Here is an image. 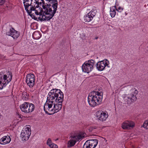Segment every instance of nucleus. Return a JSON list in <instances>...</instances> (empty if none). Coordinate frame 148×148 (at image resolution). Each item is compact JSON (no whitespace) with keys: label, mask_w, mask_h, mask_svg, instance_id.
<instances>
[{"label":"nucleus","mask_w":148,"mask_h":148,"mask_svg":"<svg viewBox=\"0 0 148 148\" xmlns=\"http://www.w3.org/2000/svg\"><path fill=\"white\" fill-rule=\"evenodd\" d=\"M77 141H78L80 139L82 138L83 137L80 134H79L78 136L77 135Z\"/></svg>","instance_id":"2f4dec72"},{"label":"nucleus","mask_w":148,"mask_h":148,"mask_svg":"<svg viewBox=\"0 0 148 148\" xmlns=\"http://www.w3.org/2000/svg\"><path fill=\"white\" fill-rule=\"evenodd\" d=\"M96 115L97 118L102 121H105L108 116L105 113L100 111H97Z\"/></svg>","instance_id":"9b49d317"},{"label":"nucleus","mask_w":148,"mask_h":148,"mask_svg":"<svg viewBox=\"0 0 148 148\" xmlns=\"http://www.w3.org/2000/svg\"><path fill=\"white\" fill-rule=\"evenodd\" d=\"M42 1V4H43V5H42V8H43V6H45V5H46H46H48V6H49V7H50L52 6H51V3H49V2L48 3H45V1H44V0H42V1Z\"/></svg>","instance_id":"bb28decb"},{"label":"nucleus","mask_w":148,"mask_h":148,"mask_svg":"<svg viewBox=\"0 0 148 148\" xmlns=\"http://www.w3.org/2000/svg\"><path fill=\"white\" fill-rule=\"evenodd\" d=\"M62 103H58V102H56L53 104V109L50 110V111L54 112L53 114L58 112L62 108Z\"/></svg>","instance_id":"9d476101"},{"label":"nucleus","mask_w":148,"mask_h":148,"mask_svg":"<svg viewBox=\"0 0 148 148\" xmlns=\"http://www.w3.org/2000/svg\"><path fill=\"white\" fill-rule=\"evenodd\" d=\"M35 13L36 15H39V12H38L37 10H35Z\"/></svg>","instance_id":"c03bdc74"},{"label":"nucleus","mask_w":148,"mask_h":148,"mask_svg":"<svg viewBox=\"0 0 148 148\" xmlns=\"http://www.w3.org/2000/svg\"><path fill=\"white\" fill-rule=\"evenodd\" d=\"M47 144L49 145H51V139L50 138H49L47 141Z\"/></svg>","instance_id":"473e14b6"},{"label":"nucleus","mask_w":148,"mask_h":148,"mask_svg":"<svg viewBox=\"0 0 148 148\" xmlns=\"http://www.w3.org/2000/svg\"><path fill=\"white\" fill-rule=\"evenodd\" d=\"M92 148H95L97 145L98 140L97 139H92L88 140Z\"/></svg>","instance_id":"dca6fc26"},{"label":"nucleus","mask_w":148,"mask_h":148,"mask_svg":"<svg viewBox=\"0 0 148 148\" xmlns=\"http://www.w3.org/2000/svg\"><path fill=\"white\" fill-rule=\"evenodd\" d=\"M30 134L31 133H30L29 129L27 130L23 131L21 134L22 140L23 141L27 140L29 138Z\"/></svg>","instance_id":"f8f14e48"},{"label":"nucleus","mask_w":148,"mask_h":148,"mask_svg":"<svg viewBox=\"0 0 148 148\" xmlns=\"http://www.w3.org/2000/svg\"><path fill=\"white\" fill-rule=\"evenodd\" d=\"M110 14L112 17H114L116 14V12L114 10V7H112V8H110Z\"/></svg>","instance_id":"6ab92c4d"},{"label":"nucleus","mask_w":148,"mask_h":148,"mask_svg":"<svg viewBox=\"0 0 148 148\" xmlns=\"http://www.w3.org/2000/svg\"><path fill=\"white\" fill-rule=\"evenodd\" d=\"M46 1H48L50 3H54V1L53 0H46Z\"/></svg>","instance_id":"79ce46f5"},{"label":"nucleus","mask_w":148,"mask_h":148,"mask_svg":"<svg viewBox=\"0 0 148 148\" xmlns=\"http://www.w3.org/2000/svg\"><path fill=\"white\" fill-rule=\"evenodd\" d=\"M131 98V101L132 102H134V101L136 100L137 98L136 95H134V94H132L130 95Z\"/></svg>","instance_id":"393cba45"},{"label":"nucleus","mask_w":148,"mask_h":148,"mask_svg":"<svg viewBox=\"0 0 148 148\" xmlns=\"http://www.w3.org/2000/svg\"><path fill=\"white\" fill-rule=\"evenodd\" d=\"M35 76L33 74H28L26 76V82L30 87H32L34 85Z\"/></svg>","instance_id":"423d86ee"},{"label":"nucleus","mask_w":148,"mask_h":148,"mask_svg":"<svg viewBox=\"0 0 148 148\" xmlns=\"http://www.w3.org/2000/svg\"><path fill=\"white\" fill-rule=\"evenodd\" d=\"M114 8H115V9H116V10L117 11H119V10H121H121H123V8H121V7H119L118 8V9H116V6H114Z\"/></svg>","instance_id":"a19ab883"},{"label":"nucleus","mask_w":148,"mask_h":148,"mask_svg":"<svg viewBox=\"0 0 148 148\" xmlns=\"http://www.w3.org/2000/svg\"><path fill=\"white\" fill-rule=\"evenodd\" d=\"M11 141V138L9 136H5L2 137L0 140V143L5 145L9 143Z\"/></svg>","instance_id":"ddd939ff"},{"label":"nucleus","mask_w":148,"mask_h":148,"mask_svg":"<svg viewBox=\"0 0 148 148\" xmlns=\"http://www.w3.org/2000/svg\"><path fill=\"white\" fill-rule=\"evenodd\" d=\"M146 129H148V120L145 121L144 124L141 126Z\"/></svg>","instance_id":"b1692460"},{"label":"nucleus","mask_w":148,"mask_h":148,"mask_svg":"<svg viewBox=\"0 0 148 148\" xmlns=\"http://www.w3.org/2000/svg\"><path fill=\"white\" fill-rule=\"evenodd\" d=\"M56 98L54 97V96L53 95L48 96L47 97V100L48 99H51V101H49V103H51L53 104H54L55 102L53 101V100L55 99V98Z\"/></svg>","instance_id":"aec40b11"},{"label":"nucleus","mask_w":148,"mask_h":148,"mask_svg":"<svg viewBox=\"0 0 148 148\" xmlns=\"http://www.w3.org/2000/svg\"><path fill=\"white\" fill-rule=\"evenodd\" d=\"M94 15L92 14L90 12L88 13L87 15L84 16V21L86 22H88L90 21L93 18Z\"/></svg>","instance_id":"4468645a"},{"label":"nucleus","mask_w":148,"mask_h":148,"mask_svg":"<svg viewBox=\"0 0 148 148\" xmlns=\"http://www.w3.org/2000/svg\"><path fill=\"white\" fill-rule=\"evenodd\" d=\"M60 95L59 94V97H60Z\"/></svg>","instance_id":"864d4df0"},{"label":"nucleus","mask_w":148,"mask_h":148,"mask_svg":"<svg viewBox=\"0 0 148 148\" xmlns=\"http://www.w3.org/2000/svg\"><path fill=\"white\" fill-rule=\"evenodd\" d=\"M134 93H133L134 95H137L138 93V91L136 90H136H135V91L134 92Z\"/></svg>","instance_id":"37998d69"},{"label":"nucleus","mask_w":148,"mask_h":148,"mask_svg":"<svg viewBox=\"0 0 148 148\" xmlns=\"http://www.w3.org/2000/svg\"><path fill=\"white\" fill-rule=\"evenodd\" d=\"M36 8H35V6H32L30 9L29 11H31V13H32V11H35L36 10Z\"/></svg>","instance_id":"58836bf2"},{"label":"nucleus","mask_w":148,"mask_h":148,"mask_svg":"<svg viewBox=\"0 0 148 148\" xmlns=\"http://www.w3.org/2000/svg\"><path fill=\"white\" fill-rule=\"evenodd\" d=\"M29 15L33 19H34L35 20H37V18L34 15V14H30V15Z\"/></svg>","instance_id":"c9c22d12"},{"label":"nucleus","mask_w":148,"mask_h":148,"mask_svg":"<svg viewBox=\"0 0 148 148\" xmlns=\"http://www.w3.org/2000/svg\"><path fill=\"white\" fill-rule=\"evenodd\" d=\"M39 7V4H38L35 7V8H38Z\"/></svg>","instance_id":"de8ad7c7"},{"label":"nucleus","mask_w":148,"mask_h":148,"mask_svg":"<svg viewBox=\"0 0 148 148\" xmlns=\"http://www.w3.org/2000/svg\"><path fill=\"white\" fill-rule=\"evenodd\" d=\"M70 137L73 138V139H74V140H76V141H77V135L76 136H75V135H73V136H71Z\"/></svg>","instance_id":"4c0bfd02"},{"label":"nucleus","mask_w":148,"mask_h":148,"mask_svg":"<svg viewBox=\"0 0 148 148\" xmlns=\"http://www.w3.org/2000/svg\"><path fill=\"white\" fill-rule=\"evenodd\" d=\"M4 75L0 74V80L2 79V78H3Z\"/></svg>","instance_id":"a18cd8bd"},{"label":"nucleus","mask_w":148,"mask_h":148,"mask_svg":"<svg viewBox=\"0 0 148 148\" xmlns=\"http://www.w3.org/2000/svg\"><path fill=\"white\" fill-rule=\"evenodd\" d=\"M55 89H53L51 90L50 91L48 95V96H51L53 95L55 97Z\"/></svg>","instance_id":"a878e982"},{"label":"nucleus","mask_w":148,"mask_h":148,"mask_svg":"<svg viewBox=\"0 0 148 148\" xmlns=\"http://www.w3.org/2000/svg\"><path fill=\"white\" fill-rule=\"evenodd\" d=\"M98 38V37H96V38H95V39H97Z\"/></svg>","instance_id":"3c124183"},{"label":"nucleus","mask_w":148,"mask_h":148,"mask_svg":"<svg viewBox=\"0 0 148 148\" xmlns=\"http://www.w3.org/2000/svg\"><path fill=\"white\" fill-rule=\"evenodd\" d=\"M27 107H28L27 102H25L23 104L20 106V108L22 111L27 113L28 111Z\"/></svg>","instance_id":"2eb2a0df"},{"label":"nucleus","mask_w":148,"mask_h":148,"mask_svg":"<svg viewBox=\"0 0 148 148\" xmlns=\"http://www.w3.org/2000/svg\"><path fill=\"white\" fill-rule=\"evenodd\" d=\"M77 141L76 140H70L68 143L69 145V147H71L73 146Z\"/></svg>","instance_id":"412c9836"},{"label":"nucleus","mask_w":148,"mask_h":148,"mask_svg":"<svg viewBox=\"0 0 148 148\" xmlns=\"http://www.w3.org/2000/svg\"><path fill=\"white\" fill-rule=\"evenodd\" d=\"M5 0H0V5H3L5 2Z\"/></svg>","instance_id":"ea45409f"},{"label":"nucleus","mask_w":148,"mask_h":148,"mask_svg":"<svg viewBox=\"0 0 148 148\" xmlns=\"http://www.w3.org/2000/svg\"><path fill=\"white\" fill-rule=\"evenodd\" d=\"M26 2H28L29 0H25Z\"/></svg>","instance_id":"603ef678"},{"label":"nucleus","mask_w":148,"mask_h":148,"mask_svg":"<svg viewBox=\"0 0 148 148\" xmlns=\"http://www.w3.org/2000/svg\"><path fill=\"white\" fill-rule=\"evenodd\" d=\"M83 148H92V147L89 142L87 140L84 144Z\"/></svg>","instance_id":"4be33fe9"},{"label":"nucleus","mask_w":148,"mask_h":148,"mask_svg":"<svg viewBox=\"0 0 148 148\" xmlns=\"http://www.w3.org/2000/svg\"><path fill=\"white\" fill-rule=\"evenodd\" d=\"M135 126L134 123L130 121H126L122 124V127L123 129H130L133 128Z\"/></svg>","instance_id":"6e6552de"},{"label":"nucleus","mask_w":148,"mask_h":148,"mask_svg":"<svg viewBox=\"0 0 148 148\" xmlns=\"http://www.w3.org/2000/svg\"><path fill=\"white\" fill-rule=\"evenodd\" d=\"M10 78L8 80L7 79V75H4L2 79L0 80V89H2L11 80L12 77V74L11 72L9 73Z\"/></svg>","instance_id":"20e7f679"},{"label":"nucleus","mask_w":148,"mask_h":148,"mask_svg":"<svg viewBox=\"0 0 148 148\" xmlns=\"http://www.w3.org/2000/svg\"><path fill=\"white\" fill-rule=\"evenodd\" d=\"M131 98H132V97H131L130 95H128V97L127 98H126V97L125 98V100H127V103L128 104L131 103L132 102V101H131Z\"/></svg>","instance_id":"5701e85b"},{"label":"nucleus","mask_w":148,"mask_h":148,"mask_svg":"<svg viewBox=\"0 0 148 148\" xmlns=\"http://www.w3.org/2000/svg\"><path fill=\"white\" fill-rule=\"evenodd\" d=\"M55 97L56 98L55 101L58 103L62 102L64 99V94L60 89H55Z\"/></svg>","instance_id":"39448f33"},{"label":"nucleus","mask_w":148,"mask_h":148,"mask_svg":"<svg viewBox=\"0 0 148 148\" xmlns=\"http://www.w3.org/2000/svg\"><path fill=\"white\" fill-rule=\"evenodd\" d=\"M96 127H90L89 129V130L90 132L92 131L94 129H97Z\"/></svg>","instance_id":"e433bc0d"},{"label":"nucleus","mask_w":148,"mask_h":148,"mask_svg":"<svg viewBox=\"0 0 148 148\" xmlns=\"http://www.w3.org/2000/svg\"><path fill=\"white\" fill-rule=\"evenodd\" d=\"M40 11L39 12V15L40 16H42V18H41L40 17H39L38 18L39 20L40 21H45L44 20V16H45V15L42 14V12H43V10L41 8H40Z\"/></svg>","instance_id":"a211bd4d"},{"label":"nucleus","mask_w":148,"mask_h":148,"mask_svg":"<svg viewBox=\"0 0 148 148\" xmlns=\"http://www.w3.org/2000/svg\"><path fill=\"white\" fill-rule=\"evenodd\" d=\"M49 147L51 148H57L58 147L56 145L54 144H52L51 145H50Z\"/></svg>","instance_id":"c756f323"},{"label":"nucleus","mask_w":148,"mask_h":148,"mask_svg":"<svg viewBox=\"0 0 148 148\" xmlns=\"http://www.w3.org/2000/svg\"><path fill=\"white\" fill-rule=\"evenodd\" d=\"M41 4V2H40V4Z\"/></svg>","instance_id":"5fc2aeb1"},{"label":"nucleus","mask_w":148,"mask_h":148,"mask_svg":"<svg viewBox=\"0 0 148 148\" xmlns=\"http://www.w3.org/2000/svg\"><path fill=\"white\" fill-rule=\"evenodd\" d=\"M109 63L107 59L99 62L96 64L97 68L99 71H103L106 66L108 65Z\"/></svg>","instance_id":"0eeeda50"},{"label":"nucleus","mask_w":148,"mask_h":148,"mask_svg":"<svg viewBox=\"0 0 148 148\" xmlns=\"http://www.w3.org/2000/svg\"><path fill=\"white\" fill-rule=\"evenodd\" d=\"M102 95L98 92L92 91L89 95L88 102L91 107H94L100 104L102 101Z\"/></svg>","instance_id":"f257e3e1"},{"label":"nucleus","mask_w":148,"mask_h":148,"mask_svg":"<svg viewBox=\"0 0 148 148\" xmlns=\"http://www.w3.org/2000/svg\"><path fill=\"white\" fill-rule=\"evenodd\" d=\"M50 100V99H48V100H47V97L46 102H49V101H51V100Z\"/></svg>","instance_id":"09e8293b"},{"label":"nucleus","mask_w":148,"mask_h":148,"mask_svg":"<svg viewBox=\"0 0 148 148\" xmlns=\"http://www.w3.org/2000/svg\"><path fill=\"white\" fill-rule=\"evenodd\" d=\"M28 7L26 5V7H25V10L27 11V13L29 14V15H30V14L31 13V11H29L28 9Z\"/></svg>","instance_id":"72a5a7b5"},{"label":"nucleus","mask_w":148,"mask_h":148,"mask_svg":"<svg viewBox=\"0 0 148 148\" xmlns=\"http://www.w3.org/2000/svg\"><path fill=\"white\" fill-rule=\"evenodd\" d=\"M95 62L93 60H90L85 62L82 65V69L83 71L88 73L93 68Z\"/></svg>","instance_id":"7ed1b4c3"},{"label":"nucleus","mask_w":148,"mask_h":148,"mask_svg":"<svg viewBox=\"0 0 148 148\" xmlns=\"http://www.w3.org/2000/svg\"><path fill=\"white\" fill-rule=\"evenodd\" d=\"M46 105V103L45 104V105L44 106V111H45V113L48 114H49V115H51V114H53L52 113H49V112H48V111H47L45 109V105Z\"/></svg>","instance_id":"f704fd0d"},{"label":"nucleus","mask_w":148,"mask_h":148,"mask_svg":"<svg viewBox=\"0 0 148 148\" xmlns=\"http://www.w3.org/2000/svg\"><path fill=\"white\" fill-rule=\"evenodd\" d=\"M6 35L11 36L14 39H17L19 36V33L15 30L13 27H11L10 29V31L6 32Z\"/></svg>","instance_id":"1a4fd4ad"},{"label":"nucleus","mask_w":148,"mask_h":148,"mask_svg":"<svg viewBox=\"0 0 148 148\" xmlns=\"http://www.w3.org/2000/svg\"><path fill=\"white\" fill-rule=\"evenodd\" d=\"M23 3L25 7H26V5L27 6V7H29V6L31 5V3H26L25 1H23Z\"/></svg>","instance_id":"c85d7f7f"},{"label":"nucleus","mask_w":148,"mask_h":148,"mask_svg":"<svg viewBox=\"0 0 148 148\" xmlns=\"http://www.w3.org/2000/svg\"><path fill=\"white\" fill-rule=\"evenodd\" d=\"M58 3H54L52 5V6L53 10H52L51 7H49L48 5L43 6V12L42 14L45 15L44 16V20L45 21H49L54 16L57 10Z\"/></svg>","instance_id":"f03ea898"},{"label":"nucleus","mask_w":148,"mask_h":148,"mask_svg":"<svg viewBox=\"0 0 148 148\" xmlns=\"http://www.w3.org/2000/svg\"><path fill=\"white\" fill-rule=\"evenodd\" d=\"M36 35H40V34H39V33L38 32H35L34 33V34H33V36L34 38L35 39L39 38H40L39 37H36V38L35 37L36 36Z\"/></svg>","instance_id":"cd10ccee"},{"label":"nucleus","mask_w":148,"mask_h":148,"mask_svg":"<svg viewBox=\"0 0 148 148\" xmlns=\"http://www.w3.org/2000/svg\"><path fill=\"white\" fill-rule=\"evenodd\" d=\"M36 3L37 4H39V2L38 1H36Z\"/></svg>","instance_id":"8fccbe9b"},{"label":"nucleus","mask_w":148,"mask_h":148,"mask_svg":"<svg viewBox=\"0 0 148 148\" xmlns=\"http://www.w3.org/2000/svg\"><path fill=\"white\" fill-rule=\"evenodd\" d=\"M28 105L27 113H30L33 112L35 108V106L33 104L27 102Z\"/></svg>","instance_id":"f3484780"},{"label":"nucleus","mask_w":148,"mask_h":148,"mask_svg":"<svg viewBox=\"0 0 148 148\" xmlns=\"http://www.w3.org/2000/svg\"><path fill=\"white\" fill-rule=\"evenodd\" d=\"M47 103V104L48 105V110L49 111H50V109L51 108L52 106V105L53 104L52 103Z\"/></svg>","instance_id":"7c9ffc66"},{"label":"nucleus","mask_w":148,"mask_h":148,"mask_svg":"<svg viewBox=\"0 0 148 148\" xmlns=\"http://www.w3.org/2000/svg\"><path fill=\"white\" fill-rule=\"evenodd\" d=\"M41 1H42V0H41Z\"/></svg>","instance_id":"6e6d98bb"},{"label":"nucleus","mask_w":148,"mask_h":148,"mask_svg":"<svg viewBox=\"0 0 148 148\" xmlns=\"http://www.w3.org/2000/svg\"><path fill=\"white\" fill-rule=\"evenodd\" d=\"M54 1V3H58V1H57V0H53Z\"/></svg>","instance_id":"49530a36"}]
</instances>
